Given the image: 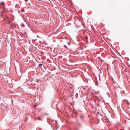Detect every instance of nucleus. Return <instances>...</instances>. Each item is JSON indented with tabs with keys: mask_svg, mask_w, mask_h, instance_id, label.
Instances as JSON below:
<instances>
[{
	"mask_svg": "<svg viewBox=\"0 0 130 130\" xmlns=\"http://www.w3.org/2000/svg\"><path fill=\"white\" fill-rule=\"evenodd\" d=\"M80 118L81 121H83L84 120V117L83 114H81L80 116Z\"/></svg>",
	"mask_w": 130,
	"mask_h": 130,
	"instance_id": "nucleus-1",
	"label": "nucleus"
},
{
	"mask_svg": "<svg viewBox=\"0 0 130 130\" xmlns=\"http://www.w3.org/2000/svg\"><path fill=\"white\" fill-rule=\"evenodd\" d=\"M67 61H70V58L69 56L67 57L66 59H65Z\"/></svg>",
	"mask_w": 130,
	"mask_h": 130,
	"instance_id": "nucleus-2",
	"label": "nucleus"
},
{
	"mask_svg": "<svg viewBox=\"0 0 130 130\" xmlns=\"http://www.w3.org/2000/svg\"><path fill=\"white\" fill-rule=\"evenodd\" d=\"M126 118L128 120H130V116L128 115L127 116Z\"/></svg>",
	"mask_w": 130,
	"mask_h": 130,
	"instance_id": "nucleus-3",
	"label": "nucleus"
},
{
	"mask_svg": "<svg viewBox=\"0 0 130 130\" xmlns=\"http://www.w3.org/2000/svg\"><path fill=\"white\" fill-rule=\"evenodd\" d=\"M43 65V63H41L39 64V66H42Z\"/></svg>",
	"mask_w": 130,
	"mask_h": 130,
	"instance_id": "nucleus-4",
	"label": "nucleus"
},
{
	"mask_svg": "<svg viewBox=\"0 0 130 130\" xmlns=\"http://www.w3.org/2000/svg\"><path fill=\"white\" fill-rule=\"evenodd\" d=\"M93 102L94 103V104H96L95 101H93Z\"/></svg>",
	"mask_w": 130,
	"mask_h": 130,
	"instance_id": "nucleus-5",
	"label": "nucleus"
},
{
	"mask_svg": "<svg viewBox=\"0 0 130 130\" xmlns=\"http://www.w3.org/2000/svg\"><path fill=\"white\" fill-rule=\"evenodd\" d=\"M91 107L92 108H93V104H91Z\"/></svg>",
	"mask_w": 130,
	"mask_h": 130,
	"instance_id": "nucleus-6",
	"label": "nucleus"
},
{
	"mask_svg": "<svg viewBox=\"0 0 130 130\" xmlns=\"http://www.w3.org/2000/svg\"><path fill=\"white\" fill-rule=\"evenodd\" d=\"M68 43L69 44V45H70L71 44L70 43V42H68Z\"/></svg>",
	"mask_w": 130,
	"mask_h": 130,
	"instance_id": "nucleus-7",
	"label": "nucleus"
},
{
	"mask_svg": "<svg viewBox=\"0 0 130 130\" xmlns=\"http://www.w3.org/2000/svg\"><path fill=\"white\" fill-rule=\"evenodd\" d=\"M80 23L82 25H83V24L82 23L80 22Z\"/></svg>",
	"mask_w": 130,
	"mask_h": 130,
	"instance_id": "nucleus-8",
	"label": "nucleus"
},
{
	"mask_svg": "<svg viewBox=\"0 0 130 130\" xmlns=\"http://www.w3.org/2000/svg\"><path fill=\"white\" fill-rule=\"evenodd\" d=\"M38 119H39V120H40V118H39H39H38Z\"/></svg>",
	"mask_w": 130,
	"mask_h": 130,
	"instance_id": "nucleus-9",
	"label": "nucleus"
},
{
	"mask_svg": "<svg viewBox=\"0 0 130 130\" xmlns=\"http://www.w3.org/2000/svg\"><path fill=\"white\" fill-rule=\"evenodd\" d=\"M107 94L108 95V94H109V93L108 92H107Z\"/></svg>",
	"mask_w": 130,
	"mask_h": 130,
	"instance_id": "nucleus-10",
	"label": "nucleus"
},
{
	"mask_svg": "<svg viewBox=\"0 0 130 130\" xmlns=\"http://www.w3.org/2000/svg\"><path fill=\"white\" fill-rule=\"evenodd\" d=\"M37 36L38 37H39V36L38 35H37Z\"/></svg>",
	"mask_w": 130,
	"mask_h": 130,
	"instance_id": "nucleus-11",
	"label": "nucleus"
},
{
	"mask_svg": "<svg viewBox=\"0 0 130 130\" xmlns=\"http://www.w3.org/2000/svg\"><path fill=\"white\" fill-rule=\"evenodd\" d=\"M23 26H24V25H23Z\"/></svg>",
	"mask_w": 130,
	"mask_h": 130,
	"instance_id": "nucleus-12",
	"label": "nucleus"
},
{
	"mask_svg": "<svg viewBox=\"0 0 130 130\" xmlns=\"http://www.w3.org/2000/svg\"><path fill=\"white\" fill-rule=\"evenodd\" d=\"M23 26H24V25H23Z\"/></svg>",
	"mask_w": 130,
	"mask_h": 130,
	"instance_id": "nucleus-13",
	"label": "nucleus"
}]
</instances>
